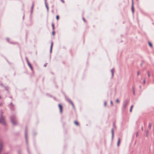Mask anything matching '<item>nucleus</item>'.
<instances>
[{"label": "nucleus", "instance_id": "1", "mask_svg": "<svg viewBox=\"0 0 154 154\" xmlns=\"http://www.w3.org/2000/svg\"><path fill=\"white\" fill-rule=\"evenodd\" d=\"M0 122L2 125H6V123L4 118L2 116H1L0 118Z\"/></svg>", "mask_w": 154, "mask_h": 154}, {"label": "nucleus", "instance_id": "2", "mask_svg": "<svg viewBox=\"0 0 154 154\" xmlns=\"http://www.w3.org/2000/svg\"><path fill=\"white\" fill-rule=\"evenodd\" d=\"M11 122L14 124H16V121L15 118H13L11 119Z\"/></svg>", "mask_w": 154, "mask_h": 154}, {"label": "nucleus", "instance_id": "3", "mask_svg": "<svg viewBox=\"0 0 154 154\" xmlns=\"http://www.w3.org/2000/svg\"><path fill=\"white\" fill-rule=\"evenodd\" d=\"M58 106L59 108L60 112V113H61L62 112V109H63L62 106H61V105L60 104H59L58 105Z\"/></svg>", "mask_w": 154, "mask_h": 154}, {"label": "nucleus", "instance_id": "4", "mask_svg": "<svg viewBox=\"0 0 154 154\" xmlns=\"http://www.w3.org/2000/svg\"><path fill=\"white\" fill-rule=\"evenodd\" d=\"M27 64H28V65L29 66V67H30V69H31V70H32V69H33L31 65L29 63V61L28 60H27Z\"/></svg>", "mask_w": 154, "mask_h": 154}, {"label": "nucleus", "instance_id": "5", "mask_svg": "<svg viewBox=\"0 0 154 154\" xmlns=\"http://www.w3.org/2000/svg\"><path fill=\"white\" fill-rule=\"evenodd\" d=\"M68 101L71 104L72 106L74 108H75V106H74L73 103H72V102L70 100H68Z\"/></svg>", "mask_w": 154, "mask_h": 154}, {"label": "nucleus", "instance_id": "6", "mask_svg": "<svg viewBox=\"0 0 154 154\" xmlns=\"http://www.w3.org/2000/svg\"><path fill=\"white\" fill-rule=\"evenodd\" d=\"M45 5L46 7L47 8V11L48 12L49 11V8H48V5H47V4L46 2H45Z\"/></svg>", "mask_w": 154, "mask_h": 154}, {"label": "nucleus", "instance_id": "7", "mask_svg": "<svg viewBox=\"0 0 154 154\" xmlns=\"http://www.w3.org/2000/svg\"><path fill=\"white\" fill-rule=\"evenodd\" d=\"M131 10L133 13L134 12V5H133V4L132 3V7H131Z\"/></svg>", "mask_w": 154, "mask_h": 154}, {"label": "nucleus", "instance_id": "8", "mask_svg": "<svg viewBox=\"0 0 154 154\" xmlns=\"http://www.w3.org/2000/svg\"><path fill=\"white\" fill-rule=\"evenodd\" d=\"M53 46V42H52L51 43V48H50V51L51 52L52 50V47Z\"/></svg>", "mask_w": 154, "mask_h": 154}, {"label": "nucleus", "instance_id": "9", "mask_svg": "<svg viewBox=\"0 0 154 154\" xmlns=\"http://www.w3.org/2000/svg\"><path fill=\"white\" fill-rule=\"evenodd\" d=\"M74 124L78 126L79 125V123L77 121H75L74 122Z\"/></svg>", "mask_w": 154, "mask_h": 154}, {"label": "nucleus", "instance_id": "10", "mask_svg": "<svg viewBox=\"0 0 154 154\" xmlns=\"http://www.w3.org/2000/svg\"><path fill=\"white\" fill-rule=\"evenodd\" d=\"M120 143V138H119L118 139V142H117V146H119V143Z\"/></svg>", "mask_w": 154, "mask_h": 154}, {"label": "nucleus", "instance_id": "11", "mask_svg": "<svg viewBox=\"0 0 154 154\" xmlns=\"http://www.w3.org/2000/svg\"><path fill=\"white\" fill-rule=\"evenodd\" d=\"M133 106H134L133 105H132L131 106V108H130V111L131 112H132V109L133 107Z\"/></svg>", "mask_w": 154, "mask_h": 154}, {"label": "nucleus", "instance_id": "12", "mask_svg": "<svg viewBox=\"0 0 154 154\" xmlns=\"http://www.w3.org/2000/svg\"><path fill=\"white\" fill-rule=\"evenodd\" d=\"M52 27L53 30H54V24L53 23H52Z\"/></svg>", "mask_w": 154, "mask_h": 154}, {"label": "nucleus", "instance_id": "13", "mask_svg": "<svg viewBox=\"0 0 154 154\" xmlns=\"http://www.w3.org/2000/svg\"><path fill=\"white\" fill-rule=\"evenodd\" d=\"M113 69L111 70V73H112V75L113 76Z\"/></svg>", "mask_w": 154, "mask_h": 154}, {"label": "nucleus", "instance_id": "14", "mask_svg": "<svg viewBox=\"0 0 154 154\" xmlns=\"http://www.w3.org/2000/svg\"><path fill=\"white\" fill-rule=\"evenodd\" d=\"M149 46L150 47H152V44L150 42H149Z\"/></svg>", "mask_w": 154, "mask_h": 154}, {"label": "nucleus", "instance_id": "15", "mask_svg": "<svg viewBox=\"0 0 154 154\" xmlns=\"http://www.w3.org/2000/svg\"><path fill=\"white\" fill-rule=\"evenodd\" d=\"M59 17L58 15H57L56 16V19H57V20H58V19H59Z\"/></svg>", "mask_w": 154, "mask_h": 154}, {"label": "nucleus", "instance_id": "16", "mask_svg": "<svg viewBox=\"0 0 154 154\" xmlns=\"http://www.w3.org/2000/svg\"><path fill=\"white\" fill-rule=\"evenodd\" d=\"M127 105V103H125L124 105V107L125 108L126 107V106Z\"/></svg>", "mask_w": 154, "mask_h": 154}, {"label": "nucleus", "instance_id": "17", "mask_svg": "<svg viewBox=\"0 0 154 154\" xmlns=\"http://www.w3.org/2000/svg\"><path fill=\"white\" fill-rule=\"evenodd\" d=\"M52 34H53V35H55V32L54 31H54H53L52 32Z\"/></svg>", "mask_w": 154, "mask_h": 154}, {"label": "nucleus", "instance_id": "18", "mask_svg": "<svg viewBox=\"0 0 154 154\" xmlns=\"http://www.w3.org/2000/svg\"><path fill=\"white\" fill-rule=\"evenodd\" d=\"M34 6V3H32V9H33V8Z\"/></svg>", "mask_w": 154, "mask_h": 154}, {"label": "nucleus", "instance_id": "19", "mask_svg": "<svg viewBox=\"0 0 154 154\" xmlns=\"http://www.w3.org/2000/svg\"><path fill=\"white\" fill-rule=\"evenodd\" d=\"M119 100H118V99H117L116 100V103H119Z\"/></svg>", "mask_w": 154, "mask_h": 154}, {"label": "nucleus", "instance_id": "20", "mask_svg": "<svg viewBox=\"0 0 154 154\" xmlns=\"http://www.w3.org/2000/svg\"><path fill=\"white\" fill-rule=\"evenodd\" d=\"M60 1L63 3H64V0H60Z\"/></svg>", "mask_w": 154, "mask_h": 154}, {"label": "nucleus", "instance_id": "21", "mask_svg": "<svg viewBox=\"0 0 154 154\" xmlns=\"http://www.w3.org/2000/svg\"><path fill=\"white\" fill-rule=\"evenodd\" d=\"M106 102H105L104 103V105L105 106H106Z\"/></svg>", "mask_w": 154, "mask_h": 154}, {"label": "nucleus", "instance_id": "22", "mask_svg": "<svg viewBox=\"0 0 154 154\" xmlns=\"http://www.w3.org/2000/svg\"><path fill=\"white\" fill-rule=\"evenodd\" d=\"M139 73H140L139 72V71L137 73V76H138L139 75Z\"/></svg>", "mask_w": 154, "mask_h": 154}, {"label": "nucleus", "instance_id": "23", "mask_svg": "<svg viewBox=\"0 0 154 154\" xmlns=\"http://www.w3.org/2000/svg\"><path fill=\"white\" fill-rule=\"evenodd\" d=\"M110 103H111V104L112 105H113V103H112V101H111Z\"/></svg>", "mask_w": 154, "mask_h": 154}, {"label": "nucleus", "instance_id": "24", "mask_svg": "<svg viewBox=\"0 0 154 154\" xmlns=\"http://www.w3.org/2000/svg\"><path fill=\"white\" fill-rule=\"evenodd\" d=\"M146 81L145 79L143 81V83L144 84L145 83Z\"/></svg>", "mask_w": 154, "mask_h": 154}, {"label": "nucleus", "instance_id": "25", "mask_svg": "<svg viewBox=\"0 0 154 154\" xmlns=\"http://www.w3.org/2000/svg\"><path fill=\"white\" fill-rule=\"evenodd\" d=\"M83 21H84V22H85V18H83Z\"/></svg>", "mask_w": 154, "mask_h": 154}, {"label": "nucleus", "instance_id": "26", "mask_svg": "<svg viewBox=\"0 0 154 154\" xmlns=\"http://www.w3.org/2000/svg\"><path fill=\"white\" fill-rule=\"evenodd\" d=\"M112 134L113 133V130H112Z\"/></svg>", "mask_w": 154, "mask_h": 154}, {"label": "nucleus", "instance_id": "27", "mask_svg": "<svg viewBox=\"0 0 154 154\" xmlns=\"http://www.w3.org/2000/svg\"><path fill=\"white\" fill-rule=\"evenodd\" d=\"M46 66V65H45L44 66L45 67Z\"/></svg>", "mask_w": 154, "mask_h": 154}, {"label": "nucleus", "instance_id": "28", "mask_svg": "<svg viewBox=\"0 0 154 154\" xmlns=\"http://www.w3.org/2000/svg\"><path fill=\"white\" fill-rule=\"evenodd\" d=\"M149 127H151V125H149Z\"/></svg>", "mask_w": 154, "mask_h": 154}, {"label": "nucleus", "instance_id": "29", "mask_svg": "<svg viewBox=\"0 0 154 154\" xmlns=\"http://www.w3.org/2000/svg\"><path fill=\"white\" fill-rule=\"evenodd\" d=\"M1 99V96H0V99Z\"/></svg>", "mask_w": 154, "mask_h": 154}, {"label": "nucleus", "instance_id": "30", "mask_svg": "<svg viewBox=\"0 0 154 154\" xmlns=\"http://www.w3.org/2000/svg\"><path fill=\"white\" fill-rule=\"evenodd\" d=\"M149 76H150L149 74H148V76L149 77Z\"/></svg>", "mask_w": 154, "mask_h": 154}]
</instances>
